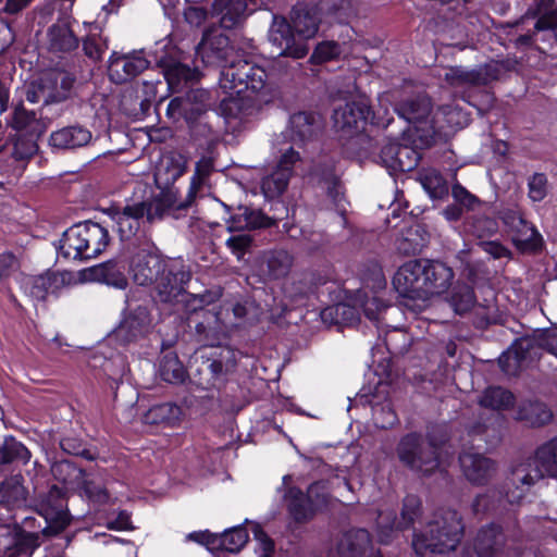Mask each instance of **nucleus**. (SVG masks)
Instances as JSON below:
<instances>
[{
  "label": "nucleus",
  "mask_w": 557,
  "mask_h": 557,
  "mask_svg": "<svg viewBox=\"0 0 557 557\" xmlns=\"http://www.w3.org/2000/svg\"><path fill=\"white\" fill-rule=\"evenodd\" d=\"M454 276L453 269L442 261L414 259L399 267L393 285L401 297L425 302L447 292Z\"/></svg>",
  "instance_id": "nucleus-1"
},
{
  "label": "nucleus",
  "mask_w": 557,
  "mask_h": 557,
  "mask_svg": "<svg viewBox=\"0 0 557 557\" xmlns=\"http://www.w3.org/2000/svg\"><path fill=\"white\" fill-rule=\"evenodd\" d=\"M267 77V72L261 66L244 59L232 58L222 67L219 79L220 87L230 95L228 100H223L222 109L232 111L233 108H238V99L259 103L270 101Z\"/></svg>",
  "instance_id": "nucleus-2"
},
{
  "label": "nucleus",
  "mask_w": 557,
  "mask_h": 557,
  "mask_svg": "<svg viewBox=\"0 0 557 557\" xmlns=\"http://www.w3.org/2000/svg\"><path fill=\"white\" fill-rule=\"evenodd\" d=\"M428 528L426 535L414 534L412 540V547L420 556L426 552L445 554L455 550L463 533L461 517L453 509L436 512Z\"/></svg>",
  "instance_id": "nucleus-3"
},
{
  "label": "nucleus",
  "mask_w": 557,
  "mask_h": 557,
  "mask_svg": "<svg viewBox=\"0 0 557 557\" xmlns=\"http://www.w3.org/2000/svg\"><path fill=\"white\" fill-rule=\"evenodd\" d=\"M110 235L99 223L86 221L71 226L60 239L59 253L67 260L97 258L108 247Z\"/></svg>",
  "instance_id": "nucleus-4"
},
{
  "label": "nucleus",
  "mask_w": 557,
  "mask_h": 557,
  "mask_svg": "<svg viewBox=\"0 0 557 557\" xmlns=\"http://www.w3.org/2000/svg\"><path fill=\"white\" fill-rule=\"evenodd\" d=\"M371 114L370 106L364 100L347 102L333 113V126L348 150L362 156L371 146L370 137L364 133Z\"/></svg>",
  "instance_id": "nucleus-5"
},
{
  "label": "nucleus",
  "mask_w": 557,
  "mask_h": 557,
  "mask_svg": "<svg viewBox=\"0 0 557 557\" xmlns=\"http://www.w3.org/2000/svg\"><path fill=\"white\" fill-rule=\"evenodd\" d=\"M533 466L532 469H529L531 465H520L513 469L511 482L521 485L506 493V498L510 504L519 503L525 491L545 475L557 478V437L537 448Z\"/></svg>",
  "instance_id": "nucleus-6"
},
{
  "label": "nucleus",
  "mask_w": 557,
  "mask_h": 557,
  "mask_svg": "<svg viewBox=\"0 0 557 557\" xmlns=\"http://www.w3.org/2000/svg\"><path fill=\"white\" fill-rule=\"evenodd\" d=\"M399 117L412 124L424 145H431L436 136L442 135L444 124L438 115L432 113V103L426 96H417L400 102L396 107Z\"/></svg>",
  "instance_id": "nucleus-7"
},
{
  "label": "nucleus",
  "mask_w": 557,
  "mask_h": 557,
  "mask_svg": "<svg viewBox=\"0 0 557 557\" xmlns=\"http://www.w3.org/2000/svg\"><path fill=\"white\" fill-rule=\"evenodd\" d=\"M396 455L401 465L423 475L432 474L440 467L437 448L416 432L399 440Z\"/></svg>",
  "instance_id": "nucleus-8"
},
{
  "label": "nucleus",
  "mask_w": 557,
  "mask_h": 557,
  "mask_svg": "<svg viewBox=\"0 0 557 557\" xmlns=\"http://www.w3.org/2000/svg\"><path fill=\"white\" fill-rule=\"evenodd\" d=\"M302 161L299 151L293 147L283 150L273 170L261 180V191L268 199H274L287 189L295 169Z\"/></svg>",
  "instance_id": "nucleus-9"
},
{
  "label": "nucleus",
  "mask_w": 557,
  "mask_h": 557,
  "mask_svg": "<svg viewBox=\"0 0 557 557\" xmlns=\"http://www.w3.org/2000/svg\"><path fill=\"white\" fill-rule=\"evenodd\" d=\"M500 219L508 227L516 248L521 252H534L543 245L542 235L535 226L528 222L522 213L515 209H505Z\"/></svg>",
  "instance_id": "nucleus-10"
},
{
  "label": "nucleus",
  "mask_w": 557,
  "mask_h": 557,
  "mask_svg": "<svg viewBox=\"0 0 557 557\" xmlns=\"http://www.w3.org/2000/svg\"><path fill=\"white\" fill-rule=\"evenodd\" d=\"M236 368V354L233 349L224 347L219 358L211 360L194 375V383L203 391L221 387L226 376Z\"/></svg>",
  "instance_id": "nucleus-11"
},
{
  "label": "nucleus",
  "mask_w": 557,
  "mask_h": 557,
  "mask_svg": "<svg viewBox=\"0 0 557 557\" xmlns=\"http://www.w3.org/2000/svg\"><path fill=\"white\" fill-rule=\"evenodd\" d=\"M293 30L285 17L274 16L269 29V40L280 50L278 55L302 59L308 54L309 46L307 41L297 39Z\"/></svg>",
  "instance_id": "nucleus-12"
},
{
  "label": "nucleus",
  "mask_w": 557,
  "mask_h": 557,
  "mask_svg": "<svg viewBox=\"0 0 557 557\" xmlns=\"http://www.w3.org/2000/svg\"><path fill=\"white\" fill-rule=\"evenodd\" d=\"M502 66L496 62L479 65L474 69L454 66L445 73V81L451 87H472L487 85L499 78Z\"/></svg>",
  "instance_id": "nucleus-13"
},
{
  "label": "nucleus",
  "mask_w": 557,
  "mask_h": 557,
  "mask_svg": "<svg viewBox=\"0 0 557 557\" xmlns=\"http://www.w3.org/2000/svg\"><path fill=\"white\" fill-rule=\"evenodd\" d=\"M191 274L184 267L168 262L159 278L156 281V292L162 302H178L185 295V286L190 281Z\"/></svg>",
  "instance_id": "nucleus-14"
},
{
  "label": "nucleus",
  "mask_w": 557,
  "mask_h": 557,
  "mask_svg": "<svg viewBox=\"0 0 557 557\" xmlns=\"http://www.w3.org/2000/svg\"><path fill=\"white\" fill-rule=\"evenodd\" d=\"M233 49L230 47L228 37L216 32H205L201 41L196 47V58L207 66H220L228 64Z\"/></svg>",
  "instance_id": "nucleus-15"
},
{
  "label": "nucleus",
  "mask_w": 557,
  "mask_h": 557,
  "mask_svg": "<svg viewBox=\"0 0 557 557\" xmlns=\"http://www.w3.org/2000/svg\"><path fill=\"white\" fill-rule=\"evenodd\" d=\"M160 194L149 203V222L170 215L175 219L180 218L195 201L196 197H190V190L184 199L178 197V190L174 187H159Z\"/></svg>",
  "instance_id": "nucleus-16"
},
{
  "label": "nucleus",
  "mask_w": 557,
  "mask_h": 557,
  "mask_svg": "<svg viewBox=\"0 0 557 557\" xmlns=\"http://www.w3.org/2000/svg\"><path fill=\"white\" fill-rule=\"evenodd\" d=\"M64 506L62 490L52 486L47 496L41 499L38 509L47 523L42 530L45 535L58 534L69 525L70 516Z\"/></svg>",
  "instance_id": "nucleus-17"
},
{
  "label": "nucleus",
  "mask_w": 557,
  "mask_h": 557,
  "mask_svg": "<svg viewBox=\"0 0 557 557\" xmlns=\"http://www.w3.org/2000/svg\"><path fill=\"white\" fill-rule=\"evenodd\" d=\"M208 92L203 89H193L184 96L173 98L166 108V114L172 119L183 117L188 124L198 121L208 109Z\"/></svg>",
  "instance_id": "nucleus-18"
},
{
  "label": "nucleus",
  "mask_w": 557,
  "mask_h": 557,
  "mask_svg": "<svg viewBox=\"0 0 557 557\" xmlns=\"http://www.w3.org/2000/svg\"><path fill=\"white\" fill-rule=\"evenodd\" d=\"M112 221L117 227L121 239H128L136 234L140 226V220L145 216L149 221V203L138 201L126 205L123 209L109 210Z\"/></svg>",
  "instance_id": "nucleus-19"
},
{
  "label": "nucleus",
  "mask_w": 557,
  "mask_h": 557,
  "mask_svg": "<svg viewBox=\"0 0 557 557\" xmlns=\"http://www.w3.org/2000/svg\"><path fill=\"white\" fill-rule=\"evenodd\" d=\"M151 326V317L145 306H137L129 309L114 330V336L123 344L136 341L146 335Z\"/></svg>",
  "instance_id": "nucleus-20"
},
{
  "label": "nucleus",
  "mask_w": 557,
  "mask_h": 557,
  "mask_svg": "<svg viewBox=\"0 0 557 557\" xmlns=\"http://www.w3.org/2000/svg\"><path fill=\"white\" fill-rule=\"evenodd\" d=\"M168 262L153 252L139 250L131 262V271L135 283L140 286L154 284Z\"/></svg>",
  "instance_id": "nucleus-21"
},
{
  "label": "nucleus",
  "mask_w": 557,
  "mask_h": 557,
  "mask_svg": "<svg viewBox=\"0 0 557 557\" xmlns=\"http://www.w3.org/2000/svg\"><path fill=\"white\" fill-rule=\"evenodd\" d=\"M459 463L463 476L474 485L486 484L496 473V463L479 453H462Z\"/></svg>",
  "instance_id": "nucleus-22"
},
{
  "label": "nucleus",
  "mask_w": 557,
  "mask_h": 557,
  "mask_svg": "<svg viewBox=\"0 0 557 557\" xmlns=\"http://www.w3.org/2000/svg\"><path fill=\"white\" fill-rule=\"evenodd\" d=\"M250 4H255V0H213L210 15L219 20L221 27L232 29L250 14Z\"/></svg>",
  "instance_id": "nucleus-23"
},
{
  "label": "nucleus",
  "mask_w": 557,
  "mask_h": 557,
  "mask_svg": "<svg viewBox=\"0 0 557 557\" xmlns=\"http://www.w3.org/2000/svg\"><path fill=\"white\" fill-rule=\"evenodd\" d=\"M54 478L66 485H83L89 498L97 502H106L108 494L106 490L97 487L92 482L85 480V472L70 461H60L52 467Z\"/></svg>",
  "instance_id": "nucleus-24"
},
{
  "label": "nucleus",
  "mask_w": 557,
  "mask_h": 557,
  "mask_svg": "<svg viewBox=\"0 0 557 557\" xmlns=\"http://www.w3.org/2000/svg\"><path fill=\"white\" fill-rule=\"evenodd\" d=\"M149 66V61L140 54L116 55L110 58L109 76L116 84L125 83Z\"/></svg>",
  "instance_id": "nucleus-25"
},
{
  "label": "nucleus",
  "mask_w": 557,
  "mask_h": 557,
  "mask_svg": "<svg viewBox=\"0 0 557 557\" xmlns=\"http://www.w3.org/2000/svg\"><path fill=\"white\" fill-rule=\"evenodd\" d=\"M421 512V502L414 495H408L404 499L400 519H396L394 513H380L377 525L382 533L385 530H403L413 524Z\"/></svg>",
  "instance_id": "nucleus-26"
},
{
  "label": "nucleus",
  "mask_w": 557,
  "mask_h": 557,
  "mask_svg": "<svg viewBox=\"0 0 557 557\" xmlns=\"http://www.w3.org/2000/svg\"><path fill=\"white\" fill-rule=\"evenodd\" d=\"M320 24V13L317 7L297 3L292 11V26L302 40H308L317 34Z\"/></svg>",
  "instance_id": "nucleus-27"
},
{
  "label": "nucleus",
  "mask_w": 557,
  "mask_h": 557,
  "mask_svg": "<svg viewBox=\"0 0 557 557\" xmlns=\"http://www.w3.org/2000/svg\"><path fill=\"white\" fill-rule=\"evenodd\" d=\"M185 170V158L180 153L168 152L161 156L156 165L154 182L158 187L171 186Z\"/></svg>",
  "instance_id": "nucleus-28"
},
{
  "label": "nucleus",
  "mask_w": 557,
  "mask_h": 557,
  "mask_svg": "<svg viewBox=\"0 0 557 557\" xmlns=\"http://www.w3.org/2000/svg\"><path fill=\"white\" fill-rule=\"evenodd\" d=\"M322 123L318 114L298 112L290 116L287 134L293 141L304 143L312 139L321 129Z\"/></svg>",
  "instance_id": "nucleus-29"
},
{
  "label": "nucleus",
  "mask_w": 557,
  "mask_h": 557,
  "mask_svg": "<svg viewBox=\"0 0 557 557\" xmlns=\"http://www.w3.org/2000/svg\"><path fill=\"white\" fill-rule=\"evenodd\" d=\"M124 270V264L115 260H109L87 269L86 273L91 281L124 289L127 286Z\"/></svg>",
  "instance_id": "nucleus-30"
},
{
  "label": "nucleus",
  "mask_w": 557,
  "mask_h": 557,
  "mask_svg": "<svg viewBox=\"0 0 557 557\" xmlns=\"http://www.w3.org/2000/svg\"><path fill=\"white\" fill-rule=\"evenodd\" d=\"M47 48L51 52L65 53L78 47V39L65 21H58L47 29Z\"/></svg>",
  "instance_id": "nucleus-31"
},
{
  "label": "nucleus",
  "mask_w": 557,
  "mask_h": 557,
  "mask_svg": "<svg viewBox=\"0 0 557 557\" xmlns=\"http://www.w3.org/2000/svg\"><path fill=\"white\" fill-rule=\"evenodd\" d=\"M504 544L503 531L499 527L492 524L479 531L474 540V549L479 557H498Z\"/></svg>",
  "instance_id": "nucleus-32"
},
{
  "label": "nucleus",
  "mask_w": 557,
  "mask_h": 557,
  "mask_svg": "<svg viewBox=\"0 0 557 557\" xmlns=\"http://www.w3.org/2000/svg\"><path fill=\"white\" fill-rule=\"evenodd\" d=\"M91 132L86 127L75 125L53 132L50 135V145L58 149H76L90 143Z\"/></svg>",
  "instance_id": "nucleus-33"
},
{
  "label": "nucleus",
  "mask_w": 557,
  "mask_h": 557,
  "mask_svg": "<svg viewBox=\"0 0 557 557\" xmlns=\"http://www.w3.org/2000/svg\"><path fill=\"white\" fill-rule=\"evenodd\" d=\"M27 490L21 475H12L0 483V504L8 508H21L26 504Z\"/></svg>",
  "instance_id": "nucleus-34"
},
{
  "label": "nucleus",
  "mask_w": 557,
  "mask_h": 557,
  "mask_svg": "<svg viewBox=\"0 0 557 557\" xmlns=\"http://www.w3.org/2000/svg\"><path fill=\"white\" fill-rule=\"evenodd\" d=\"M369 545V534L366 530L345 533L337 545L338 557H360Z\"/></svg>",
  "instance_id": "nucleus-35"
},
{
  "label": "nucleus",
  "mask_w": 557,
  "mask_h": 557,
  "mask_svg": "<svg viewBox=\"0 0 557 557\" xmlns=\"http://www.w3.org/2000/svg\"><path fill=\"white\" fill-rule=\"evenodd\" d=\"M527 14L537 16L534 25L536 34L540 32H549L554 35V29H557V1L556 0H540L536 3L534 12L531 10Z\"/></svg>",
  "instance_id": "nucleus-36"
},
{
  "label": "nucleus",
  "mask_w": 557,
  "mask_h": 557,
  "mask_svg": "<svg viewBox=\"0 0 557 557\" xmlns=\"http://www.w3.org/2000/svg\"><path fill=\"white\" fill-rule=\"evenodd\" d=\"M183 416V410L180 406L165 403L151 407L144 416V420L149 424L164 423L168 425L177 424Z\"/></svg>",
  "instance_id": "nucleus-37"
},
{
  "label": "nucleus",
  "mask_w": 557,
  "mask_h": 557,
  "mask_svg": "<svg viewBox=\"0 0 557 557\" xmlns=\"http://www.w3.org/2000/svg\"><path fill=\"white\" fill-rule=\"evenodd\" d=\"M418 181L432 199H443L448 195L447 182L435 169H424L420 171Z\"/></svg>",
  "instance_id": "nucleus-38"
},
{
  "label": "nucleus",
  "mask_w": 557,
  "mask_h": 557,
  "mask_svg": "<svg viewBox=\"0 0 557 557\" xmlns=\"http://www.w3.org/2000/svg\"><path fill=\"white\" fill-rule=\"evenodd\" d=\"M40 546V536L37 533L21 532L13 537V545L4 552V557H30Z\"/></svg>",
  "instance_id": "nucleus-39"
},
{
  "label": "nucleus",
  "mask_w": 557,
  "mask_h": 557,
  "mask_svg": "<svg viewBox=\"0 0 557 557\" xmlns=\"http://www.w3.org/2000/svg\"><path fill=\"white\" fill-rule=\"evenodd\" d=\"M517 418L532 426H540L549 422L552 413L544 404L528 401L519 407Z\"/></svg>",
  "instance_id": "nucleus-40"
},
{
  "label": "nucleus",
  "mask_w": 557,
  "mask_h": 557,
  "mask_svg": "<svg viewBox=\"0 0 557 557\" xmlns=\"http://www.w3.org/2000/svg\"><path fill=\"white\" fill-rule=\"evenodd\" d=\"M45 82L51 90L49 99L55 103L69 97L74 84V77L64 72L49 73L45 75Z\"/></svg>",
  "instance_id": "nucleus-41"
},
{
  "label": "nucleus",
  "mask_w": 557,
  "mask_h": 557,
  "mask_svg": "<svg viewBox=\"0 0 557 557\" xmlns=\"http://www.w3.org/2000/svg\"><path fill=\"white\" fill-rule=\"evenodd\" d=\"M480 405L493 410H506L512 407L515 396L503 387H488L480 398Z\"/></svg>",
  "instance_id": "nucleus-42"
},
{
  "label": "nucleus",
  "mask_w": 557,
  "mask_h": 557,
  "mask_svg": "<svg viewBox=\"0 0 557 557\" xmlns=\"http://www.w3.org/2000/svg\"><path fill=\"white\" fill-rule=\"evenodd\" d=\"M322 319H331L335 324L354 325L359 321V310L349 304L339 302L322 311Z\"/></svg>",
  "instance_id": "nucleus-43"
},
{
  "label": "nucleus",
  "mask_w": 557,
  "mask_h": 557,
  "mask_svg": "<svg viewBox=\"0 0 557 557\" xmlns=\"http://www.w3.org/2000/svg\"><path fill=\"white\" fill-rule=\"evenodd\" d=\"M164 77L170 87H177L182 82H190L198 77V72L176 61L163 63Z\"/></svg>",
  "instance_id": "nucleus-44"
},
{
  "label": "nucleus",
  "mask_w": 557,
  "mask_h": 557,
  "mask_svg": "<svg viewBox=\"0 0 557 557\" xmlns=\"http://www.w3.org/2000/svg\"><path fill=\"white\" fill-rule=\"evenodd\" d=\"M215 548L230 553L239 552L248 541V532L243 527H234L218 535Z\"/></svg>",
  "instance_id": "nucleus-45"
},
{
  "label": "nucleus",
  "mask_w": 557,
  "mask_h": 557,
  "mask_svg": "<svg viewBox=\"0 0 557 557\" xmlns=\"http://www.w3.org/2000/svg\"><path fill=\"white\" fill-rule=\"evenodd\" d=\"M449 304L458 314L468 312L475 307L473 289L467 284H457L451 292Z\"/></svg>",
  "instance_id": "nucleus-46"
},
{
  "label": "nucleus",
  "mask_w": 557,
  "mask_h": 557,
  "mask_svg": "<svg viewBox=\"0 0 557 557\" xmlns=\"http://www.w3.org/2000/svg\"><path fill=\"white\" fill-rule=\"evenodd\" d=\"M30 453L20 442L13 437H5L3 444L0 446V465H8L15 460L28 462Z\"/></svg>",
  "instance_id": "nucleus-47"
},
{
  "label": "nucleus",
  "mask_w": 557,
  "mask_h": 557,
  "mask_svg": "<svg viewBox=\"0 0 557 557\" xmlns=\"http://www.w3.org/2000/svg\"><path fill=\"white\" fill-rule=\"evenodd\" d=\"M267 275L270 278H281L290 270L292 257L285 250L271 252L265 259Z\"/></svg>",
  "instance_id": "nucleus-48"
},
{
  "label": "nucleus",
  "mask_w": 557,
  "mask_h": 557,
  "mask_svg": "<svg viewBox=\"0 0 557 557\" xmlns=\"http://www.w3.org/2000/svg\"><path fill=\"white\" fill-rule=\"evenodd\" d=\"M160 375L165 382L178 384L185 381L186 371L178 358L175 355L169 354L161 361Z\"/></svg>",
  "instance_id": "nucleus-49"
},
{
  "label": "nucleus",
  "mask_w": 557,
  "mask_h": 557,
  "mask_svg": "<svg viewBox=\"0 0 557 557\" xmlns=\"http://www.w3.org/2000/svg\"><path fill=\"white\" fill-rule=\"evenodd\" d=\"M397 158L388 160L389 173L409 172L413 170L419 162V153L410 146L398 144Z\"/></svg>",
  "instance_id": "nucleus-50"
},
{
  "label": "nucleus",
  "mask_w": 557,
  "mask_h": 557,
  "mask_svg": "<svg viewBox=\"0 0 557 557\" xmlns=\"http://www.w3.org/2000/svg\"><path fill=\"white\" fill-rule=\"evenodd\" d=\"M436 115L445 125L442 135L446 134L448 128H461L468 123V115L461 109L450 104L438 108Z\"/></svg>",
  "instance_id": "nucleus-51"
},
{
  "label": "nucleus",
  "mask_w": 557,
  "mask_h": 557,
  "mask_svg": "<svg viewBox=\"0 0 557 557\" xmlns=\"http://www.w3.org/2000/svg\"><path fill=\"white\" fill-rule=\"evenodd\" d=\"M55 281L54 274L34 276L25 281L24 287L33 299L45 300Z\"/></svg>",
  "instance_id": "nucleus-52"
},
{
  "label": "nucleus",
  "mask_w": 557,
  "mask_h": 557,
  "mask_svg": "<svg viewBox=\"0 0 557 557\" xmlns=\"http://www.w3.org/2000/svg\"><path fill=\"white\" fill-rule=\"evenodd\" d=\"M213 171V160L208 157L201 158L195 166V173L191 176L189 190L190 197H197V194L207 185L208 178Z\"/></svg>",
  "instance_id": "nucleus-53"
},
{
  "label": "nucleus",
  "mask_w": 557,
  "mask_h": 557,
  "mask_svg": "<svg viewBox=\"0 0 557 557\" xmlns=\"http://www.w3.org/2000/svg\"><path fill=\"white\" fill-rule=\"evenodd\" d=\"M343 52L342 46L336 41H322L313 50L310 62L322 64L337 59Z\"/></svg>",
  "instance_id": "nucleus-54"
},
{
  "label": "nucleus",
  "mask_w": 557,
  "mask_h": 557,
  "mask_svg": "<svg viewBox=\"0 0 557 557\" xmlns=\"http://www.w3.org/2000/svg\"><path fill=\"white\" fill-rule=\"evenodd\" d=\"M292 499L289 500V512L296 521H306L313 516V510L307 502V497L300 491H290Z\"/></svg>",
  "instance_id": "nucleus-55"
},
{
  "label": "nucleus",
  "mask_w": 557,
  "mask_h": 557,
  "mask_svg": "<svg viewBox=\"0 0 557 557\" xmlns=\"http://www.w3.org/2000/svg\"><path fill=\"white\" fill-rule=\"evenodd\" d=\"M329 498V492L324 482H314L308 487L307 502L313 512L326 507Z\"/></svg>",
  "instance_id": "nucleus-56"
},
{
  "label": "nucleus",
  "mask_w": 557,
  "mask_h": 557,
  "mask_svg": "<svg viewBox=\"0 0 557 557\" xmlns=\"http://www.w3.org/2000/svg\"><path fill=\"white\" fill-rule=\"evenodd\" d=\"M548 193V181L544 173H534L528 180V196L534 201H542Z\"/></svg>",
  "instance_id": "nucleus-57"
},
{
  "label": "nucleus",
  "mask_w": 557,
  "mask_h": 557,
  "mask_svg": "<svg viewBox=\"0 0 557 557\" xmlns=\"http://www.w3.org/2000/svg\"><path fill=\"white\" fill-rule=\"evenodd\" d=\"M37 144L32 136L17 135L13 141L12 156L15 160H26L35 154Z\"/></svg>",
  "instance_id": "nucleus-58"
},
{
  "label": "nucleus",
  "mask_w": 557,
  "mask_h": 557,
  "mask_svg": "<svg viewBox=\"0 0 557 557\" xmlns=\"http://www.w3.org/2000/svg\"><path fill=\"white\" fill-rule=\"evenodd\" d=\"M186 296L187 299H184V301L187 304V306L193 310H197L219 300L222 296V289L216 287L213 289L205 290L200 294H188Z\"/></svg>",
  "instance_id": "nucleus-59"
},
{
  "label": "nucleus",
  "mask_w": 557,
  "mask_h": 557,
  "mask_svg": "<svg viewBox=\"0 0 557 557\" xmlns=\"http://www.w3.org/2000/svg\"><path fill=\"white\" fill-rule=\"evenodd\" d=\"M49 96H51V90L45 82V76L38 83H33L26 90V100L30 103H53Z\"/></svg>",
  "instance_id": "nucleus-60"
},
{
  "label": "nucleus",
  "mask_w": 557,
  "mask_h": 557,
  "mask_svg": "<svg viewBox=\"0 0 557 557\" xmlns=\"http://www.w3.org/2000/svg\"><path fill=\"white\" fill-rule=\"evenodd\" d=\"M523 356L519 352L518 347H512L499 357V366L508 375H515L521 364Z\"/></svg>",
  "instance_id": "nucleus-61"
},
{
  "label": "nucleus",
  "mask_w": 557,
  "mask_h": 557,
  "mask_svg": "<svg viewBox=\"0 0 557 557\" xmlns=\"http://www.w3.org/2000/svg\"><path fill=\"white\" fill-rule=\"evenodd\" d=\"M321 177L324 180L327 188L329 196L333 199V201L339 206L344 196L341 188V185L334 174V168L333 164L330 163L327 165V170L320 174Z\"/></svg>",
  "instance_id": "nucleus-62"
},
{
  "label": "nucleus",
  "mask_w": 557,
  "mask_h": 557,
  "mask_svg": "<svg viewBox=\"0 0 557 557\" xmlns=\"http://www.w3.org/2000/svg\"><path fill=\"white\" fill-rule=\"evenodd\" d=\"M253 536L257 542L256 553L258 557H272L274 543L258 524L253 527Z\"/></svg>",
  "instance_id": "nucleus-63"
},
{
  "label": "nucleus",
  "mask_w": 557,
  "mask_h": 557,
  "mask_svg": "<svg viewBox=\"0 0 557 557\" xmlns=\"http://www.w3.org/2000/svg\"><path fill=\"white\" fill-rule=\"evenodd\" d=\"M107 44L98 36H89L83 41L85 54L92 61H99L107 49Z\"/></svg>",
  "instance_id": "nucleus-64"
}]
</instances>
